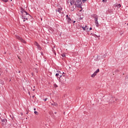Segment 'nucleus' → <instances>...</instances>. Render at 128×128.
<instances>
[{
	"label": "nucleus",
	"mask_w": 128,
	"mask_h": 128,
	"mask_svg": "<svg viewBox=\"0 0 128 128\" xmlns=\"http://www.w3.org/2000/svg\"><path fill=\"white\" fill-rule=\"evenodd\" d=\"M76 8H82V0H76Z\"/></svg>",
	"instance_id": "1"
},
{
	"label": "nucleus",
	"mask_w": 128,
	"mask_h": 128,
	"mask_svg": "<svg viewBox=\"0 0 128 128\" xmlns=\"http://www.w3.org/2000/svg\"><path fill=\"white\" fill-rule=\"evenodd\" d=\"M76 0H70V6H73V4H74L76 8V6H78V4H76Z\"/></svg>",
	"instance_id": "2"
},
{
	"label": "nucleus",
	"mask_w": 128,
	"mask_h": 128,
	"mask_svg": "<svg viewBox=\"0 0 128 128\" xmlns=\"http://www.w3.org/2000/svg\"><path fill=\"white\" fill-rule=\"evenodd\" d=\"M16 38L17 40H20L21 42H22L23 44H26V40H24V39L22 38L20 36H16Z\"/></svg>",
	"instance_id": "3"
},
{
	"label": "nucleus",
	"mask_w": 128,
	"mask_h": 128,
	"mask_svg": "<svg viewBox=\"0 0 128 128\" xmlns=\"http://www.w3.org/2000/svg\"><path fill=\"white\" fill-rule=\"evenodd\" d=\"M20 14L22 15V18L24 20H28V15H26L25 14H24L22 11H20Z\"/></svg>",
	"instance_id": "4"
},
{
	"label": "nucleus",
	"mask_w": 128,
	"mask_h": 128,
	"mask_svg": "<svg viewBox=\"0 0 128 128\" xmlns=\"http://www.w3.org/2000/svg\"><path fill=\"white\" fill-rule=\"evenodd\" d=\"M62 8H58V10L56 9V14H58V12L60 14H64V12H62Z\"/></svg>",
	"instance_id": "5"
},
{
	"label": "nucleus",
	"mask_w": 128,
	"mask_h": 128,
	"mask_svg": "<svg viewBox=\"0 0 128 128\" xmlns=\"http://www.w3.org/2000/svg\"><path fill=\"white\" fill-rule=\"evenodd\" d=\"M56 78H57V80H60V78L62 76V74H60V73H56Z\"/></svg>",
	"instance_id": "6"
},
{
	"label": "nucleus",
	"mask_w": 128,
	"mask_h": 128,
	"mask_svg": "<svg viewBox=\"0 0 128 128\" xmlns=\"http://www.w3.org/2000/svg\"><path fill=\"white\" fill-rule=\"evenodd\" d=\"M2 126H6V122H8V120H6V119H2Z\"/></svg>",
	"instance_id": "7"
},
{
	"label": "nucleus",
	"mask_w": 128,
	"mask_h": 128,
	"mask_svg": "<svg viewBox=\"0 0 128 128\" xmlns=\"http://www.w3.org/2000/svg\"><path fill=\"white\" fill-rule=\"evenodd\" d=\"M48 32H50V34H54V30L52 28L50 27L48 28Z\"/></svg>",
	"instance_id": "8"
},
{
	"label": "nucleus",
	"mask_w": 128,
	"mask_h": 128,
	"mask_svg": "<svg viewBox=\"0 0 128 128\" xmlns=\"http://www.w3.org/2000/svg\"><path fill=\"white\" fill-rule=\"evenodd\" d=\"M67 22H68V24H72V20L70 18H68L67 19Z\"/></svg>",
	"instance_id": "9"
},
{
	"label": "nucleus",
	"mask_w": 128,
	"mask_h": 128,
	"mask_svg": "<svg viewBox=\"0 0 128 128\" xmlns=\"http://www.w3.org/2000/svg\"><path fill=\"white\" fill-rule=\"evenodd\" d=\"M52 106H58V104L56 102H54L52 104Z\"/></svg>",
	"instance_id": "10"
},
{
	"label": "nucleus",
	"mask_w": 128,
	"mask_h": 128,
	"mask_svg": "<svg viewBox=\"0 0 128 128\" xmlns=\"http://www.w3.org/2000/svg\"><path fill=\"white\" fill-rule=\"evenodd\" d=\"M21 12H22L23 14L24 12L25 13V14H26L28 12L26 11L25 10H24V8H22V11Z\"/></svg>",
	"instance_id": "11"
},
{
	"label": "nucleus",
	"mask_w": 128,
	"mask_h": 128,
	"mask_svg": "<svg viewBox=\"0 0 128 128\" xmlns=\"http://www.w3.org/2000/svg\"><path fill=\"white\" fill-rule=\"evenodd\" d=\"M37 48H38V50H42V47L38 45L37 46Z\"/></svg>",
	"instance_id": "12"
},
{
	"label": "nucleus",
	"mask_w": 128,
	"mask_h": 128,
	"mask_svg": "<svg viewBox=\"0 0 128 128\" xmlns=\"http://www.w3.org/2000/svg\"><path fill=\"white\" fill-rule=\"evenodd\" d=\"M95 24L96 28H98V21H96V22H95Z\"/></svg>",
	"instance_id": "13"
},
{
	"label": "nucleus",
	"mask_w": 128,
	"mask_h": 128,
	"mask_svg": "<svg viewBox=\"0 0 128 128\" xmlns=\"http://www.w3.org/2000/svg\"><path fill=\"white\" fill-rule=\"evenodd\" d=\"M101 58H100V56H98L96 60H100Z\"/></svg>",
	"instance_id": "14"
},
{
	"label": "nucleus",
	"mask_w": 128,
	"mask_h": 128,
	"mask_svg": "<svg viewBox=\"0 0 128 128\" xmlns=\"http://www.w3.org/2000/svg\"><path fill=\"white\" fill-rule=\"evenodd\" d=\"M96 76V74L94 72V73L91 75V76L92 78H94V76Z\"/></svg>",
	"instance_id": "15"
},
{
	"label": "nucleus",
	"mask_w": 128,
	"mask_h": 128,
	"mask_svg": "<svg viewBox=\"0 0 128 128\" xmlns=\"http://www.w3.org/2000/svg\"><path fill=\"white\" fill-rule=\"evenodd\" d=\"M34 46H39L40 44H38V42H35L34 43Z\"/></svg>",
	"instance_id": "16"
},
{
	"label": "nucleus",
	"mask_w": 128,
	"mask_h": 128,
	"mask_svg": "<svg viewBox=\"0 0 128 128\" xmlns=\"http://www.w3.org/2000/svg\"><path fill=\"white\" fill-rule=\"evenodd\" d=\"M94 72L96 74L100 72V69H97Z\"/></svg>",
	"instance_id": "17"
},
{
	"label": "nucleus",
	"mask_w": 128,
	"mask_h": 128,
	"mask_svg": "<svg viewBox=\"0 0 128 128\" xmlns=\"http://www.w3.org/2000/svg\"><path fill=\"white\" fill-rule=\"evenodd\" d=\"M81 28H82L83 30H86V26L84 27L82 26Z\"/></svg>",
	"instance_id": "18"
},
{
	"label": "nucleus",
	"mask_w": 128,
	"mask_h": 128,
	"mask_svg": "<svg viewBox=\"0 0 128 128\" xmlns=\"http://www.w3.org/2000/svg\"><path fill=\"white\" fill-rule=\"evenodd\" d=\"M116 8H120V6H122L120 5V4H118L116 6Z\"/></svg>",
	"instance_id": "19"
},
{
	"label": "nucleus",
	"mask_w": 128,
	"mask_h": 128,
	"mask_svg": "<svg viewBox=\"0 0 128 128\" xmlns=\"http://www.w3.org/2000/svg\"><path fill=\"white\" fill-rule=\"evenodd\" d=\"M2 2H8V0H1Z\"/></svg>",
	"instance_id": "20"
},
{
	"label": "nucleus",
	"mask_w": 128,
	"mask_h": 128,
	"mask_svg": "<svg viewBox=\"0 0 128 128\" xmlns=\"http://www.w3.org/2000/svg\"><path fill=\"white\" fill-rule=\"evenodd\" d=\"M94 20H95V22H98V18L97 17L94 18Z\"/></svg>",
	"instance_id": "21"
},
{
	"label": "nucleus",
	"mask_w": 128,
	"mask_h": 128,
	"mask_svg": "<svg viewBox=\"0 0 128 128\" xmlns=\"http://www.w3.org/2000/svg\"><path fill=\"white\" fill-rule=\"evenodd\" d=\"M108 12H112V9H109L108 10Z\"/></svg>",
	"instance_id": "22"
},
{
	"label": "nucleus",
	"mask_w": 128,
	"mask_h": 128,
	"mask_svg": "<svg viewBox=\"0 0 128 128\" xmlns=\"http://www.w3.org/2000/svg\"><path fill=\"white\" fill-rule=\"evenodd\" d=\"M86 0H82V2H83V4H84V2H86Z\"/></svg>",
	"instance_id": "23"
},
{
	"label": "nucleus",
	"mask_w": 128,
	"mask_h": 128,
	"mask_svg": "<svg viewBox=\"0 0 128 128\" xmlns=\"http://www.w3.org/2000/svg\"><path fill=\"white\" fill-rule=\"evenodd\" d=\"M61 56L62 58H64L66 56V55L64 54H62Z\"/></svg>",
	"instance_id": "24"
},
{
	"label": "nucleus",
	"mask_w": 128,
	"mask_h": 128,
	"mask_svg": "<svg viewBox=\"0 0 128 128\" xmlns=\"http://www.w3.org/2000/svg\"><path fill=\"white\" fill-rule=\"evenodd\" d=\"M54 87H55V88H58V86L56 84H54Z\"/></svg>",
	"instance_id": "25"
},
{
	"label": "nucleus",
	"mask_w": 128,
	"mask_h": 128,
	"mask_svg": "<svg viewBox=\"0 0 128 128\" xmlns=\"http://www.w3.org/2000/svg\"><path fill=\"white\" fill-rule=\"evenodd\" d=\"M34 112L35 114H36V115L38 114V113L36 111Z\"/></svg>",
	"instance_id": "26"
},
{
	"label": "nucleus",
	"mask_w": 128,
	"mask_h": 128,
	"mask_svg": "<svg viewBox=\"0 0 128 128\" xmlns=\"http://www.w3.org/2000/svg\"><path fill=\"white\" fill-rule=\"evenodd\" d=\"M25 14H26V16H30V15L28 12Z\"/></svg>",
	"instance_id": "27"
},
{
	"label": "nucleus",
	"mask_w": 128,
	"mask_h": 128,
	"mask_svg": "<svg viewBox=\"0 0 128 128\" xmlns=\"http://www.w3.org/2000/svg\"><path fill=\"white\" fill-rule=\"evenodd\" d=\"M68 18H70V17H68V15L67 14L66 16V20H68Z\"/></svg>",
	"instance_id": "28"
},
{
	"label": "nucleus",
	"mask_w": 128,
	"mask_h": 128,
	"mask_svg": "<svg viewBox=\"0 0 128 128\" xmlns=\"http://www.w3.org/2000/svg\"><path fill=\"white\" fill-rule=\"evenodd\" d=\"M52 51L53 52V53L56 52V50H54V48L52 49Z\"/></svg>",
	"instance_id": "29"
},
{
	"label": "nucleus",
	"mask_w": 128,
	"mask_h": 128,
	"mask_svg": "<svg viewBox=\"0 0 128 128\" xmlns=\"http://www.w3.org/2000/svg\"><path fill=\"white\" fill-rule=\"evenodd\" d=\"M47 100H48V98H46L44 99V102H46Z\"/></svg>",
	"instance_id": "30"
},
{
	"label": "nucleus",
	"mask_w": 128,
	"mask_h": 128,
	"mask_svg": "<svg viewBox=\"0 0 128 128\" xmlns=\"http://www.w3.org/2000/svg\"><path fill=\"white\" fill-rule=\"evenodd\" d=\"M61 16H64V13L61 14Z\"/></svg>",
	"instance_id": "31"
},
{
	"label": "nucleus",
	"mask_w": 128,
	"mask_h": 128,
	"mask_svg": "<svg viewBox=\"0 0 128 128\" xmlns=\"http://www.w3.org/2000/svg\"><path fill=\"white\" fill-rule=\"evenodd\" d=\"M86 30H88V26H86Z\"/></svg>",
	"instance_id": "32"
},
{
	"label": "nucleus",
	"mask_w": 128,
	"mask_h": 128,
	"mask_svg": "<svg viewBox=\"0 0 128 128\" xmlns=\"http://www.w3.org/2000/svg\"><path fill=\"white\" fill-rule=\"evenodd\" d=\"M102 2H106V0H102Z\"/></svg>",
	"instance_id": "33"
},
{
	"label": "nucleus",
	"mask_w": 128,
	"mask_h": 128,
	"mask_svg": "<svg viewBox=\"0 0 128 128\" xmlns=\"http://www.w3.org/2000/svg\"><path fill=\"white\" fill-rule=\"evenodd\" d=\"M53 54H54V55H55V56H56V52H54Z\"/></svg>",
	"instance_id": "34"
},
{
	"label": "nucleus",
	"mask_w": 128,
	"mask_h": 128,
	"mask_svg": "<svg viewBox=\"0 0 128 128\" xmlns=\"http://www.w3.org/2000/svg\"><path fill=\"white\" fill-rule=\"evenodd\" d=\"M41 56H44V52H41Z\"/></svg>",
	"instance_id": "35"
},
{
	"label": "nucleus",
	"mask_w": 128,
	"mask_h": 128,
	"mask_svg": "<svg viewBox=\"0 0 128 128\" xmlns=\"http://www.w3.org/2000/svg\"><path fill=\"white\" fill-rule=\"evenodd\" d=\"M92 30V27H90V30Z\"/></svg>",
	"instance_id": "36"
},
{
	"label": "nucleus",
	"mask_w": 128,
	"mask_h": 128,
	"mask_svg": "<svg viewBox=\"0 0 128 128\" xmlns=\"http://www.w3.org/2000/svg\"><path fill=\"white\" fill-rule=\"evenodd\" d=\"M31 74H32V76H34V73H33V72H32V73Z\"/></svg>",
	"instance_id": "37"
},
{
	"label": "nucleus",
	"mask_w": 128,
	"mask_h": 128,
	"mask_svg": "<svg viewBox=\"0 0 128 128\" xmlns=\"http://www.w3.org/2000/svg\"><path fill=\"white\" fill-rule=\"evenodd\" d=\"M80 20H82V17H80Z\"/></svg>",
	"instance_id": "38"
},
{
	"label": "nucleus",
	"mask_w": 128,
	"mask_h": 128,
	"mask_svg": "<svg viewBox=\"0 0 128 128\" xmlns=\"http://www.w3.org/2000/svg\"><path fill=\"white\" fill-rule=\"evenodd\" d=\"M18 72L19 74H20V70H18Z\"/></svg>",
	"instance_id": "39"
},
{
	"label": "nucleus",
	"mask_w": 128,
	"mask_h": 128,
	"mask_svg": "<svg viewBox=\"0 0 128 128\" xmlns=\"http://www.w3.org/2000/svg\"><path fill=\"white\" fill-rule=\"evenodd\" d=\"M58 74H60V71H59V72H58Z\"/></svg>",
	"instance_id": "40"
},
{
	"label": "nucleus",
	"mask_w": 128,
	"mask_h": 128,
	"mask_svg": "<svg viewBox=\"0 0 128 128\" xmlns=\"http://www.w3.org/2000/svg\"><path fill=\"white\" fill-rule=\"evenodd\" d=\"M73 24H76V21H73Z\"/></svg>",
	"instance_id": "41"
},
{
	"label": "nucleus",
	"mask_w": 128,
	"mask_h": 128,
	"mask_svg": "<svg viewBox=\"0 0 128 128\" xmlns=\"http://www.w3.org/2000/svg\"><path fill=\"white\" fill-rule=\"evenodd\" d=\"M58 16H60V14H58Z\"/></svg>",
	"instance_id": "42"
},
{
	"label": "nucleus",
	"mask_w": 128,
	"mask_h": 128,
	"mask_svg": "<svg viewBox=\"0 0 128 128\" xmlns=\"http://www.w3.org/2000/svg\"><path fill=\"white\" fill-rule=\"evenodd\" d=\"M96 36H98L96 34H95Z\"/></svg>",
	"instance_id": "43"
},
{
	"label": "nucleus",
	"mask_w": 128,
	"mask_h": 128,
	"mask_svg": "<svg viewBox=\"0 0 128 128\" xmlns=\"http://www.w3.org/2000/svg\"><path fill=\"white\" fill-rule=\"evenodd\" d=\"M32 98H34V96H32Z\"/></svg>",
	"instance_id": "44"
},
{
	"label": "nucleus",
	"mask_w": 128,
	"mask_h": 128,
	"mask_svg": "<svg viewBox=\"0 0 128 128\" xmlns=\"http://www.w3.org/2000/svg\"><path fill=\"white\" fill-rule=\"evenodd\" d=\"M62 76H66V75H63Z\"/></svg>",
	"instance_id": "45"
},
{
	"label": "nucleus",
	"mask_w": 128,
	"mask_h": 128,
	"mask_svg": "<svg viewBox=\"0 0 128 128\" xmlns=\"http://www.w3.org/2000/svg\"><path fill=\"white\" fill-rule=\"evenodd\" d=\"M68 4H70V2H68Z\"/></svg>",
	"instance_id": "46"
},
{
	"label": "nucleus",
	"mask_w": 128,
	"mask_h": 128,
	"mask_svg": "<svg viewBox=\"0 0 128 128\" xmlns=\"http://www.w3.org/2000/svg\"><path fill=\"white\" fill-rule=\"evenodd\" d=\"M23 22H26V20H24Z\"/></svg>",
	"instance_id": "47"
},
{
	"label": "nucleus",
	"mask_w": 128,
	"mask_h": 128,
	"mask_svg": "<svg viewBox=\"0 0 128 128\" xmlns=\"http://www.w3.org/2000/svg\"><path fill=\"white\" fill-rule=\"evenodd\" d=\"M34 110H36V108H34Z\"/></svg>",
	"instance_id": "48"
},
{
	"label": "nucleus",
	"mask_w": 128,
	"mask_h": 128,
	"mask_svg": "<svg viewBox=\"0 0 128 128\" xmlns=\"http://www.w3.org/2000/svg\"><path fill=\"white\" fill-rule=\"evenodd\" d=\"M80 12H82V10H80Z\"/></svg>",
	"instance_id": "49"
},
{
	"label": "nucleus",
	"mask_w": 128,
	"mask_h": 128,
	"mask_svg": "<svg viewBox=\"0 0 128 128\" xmlns=\"http://www.w3.org/2000/svg\"><path fill=\"white\" fill-rule=\"evenodd\" d=\"M54 114H56V112H55Z\"/></svg>",
	"instance_id": "50"
},
{
	"label": "nucleus",
	"mask_w": 128,
	"mask_h": 128,
	"mask_svg": "<svg viewBox=\"0 0 128 128\" xmlns=\"http://www.w3.org/2000/svg\"><path fill=\"white\" fill-rule=\"evenodd\" d=\"M2 118L0 117V120Z\"/></svg>",
	"instance_id": "51"
},
{
	"label": "nucleus",
	"mask_w": 128,
	"mask_h": 128,
	"mask_svg": "<svg viewBox=\"0 0 128 128\" xmlns=\"http://www.w3.org/2000/svg\"><path fill=\"white\" fill-rule=\"evenodd\" d=\"M127 26H128V23L127 24Z\"/></svg>",
	"instance_id": "52"
},
{
	"label": "nucleus",
	"mask_w": 128,
	"mask_h": 128,
	"mask_svg": "<svg viewBox=\"0 0 128 128\" xmlns=\"http://www.w3.org/2000/svg\"><path fill=\"white\" fill-rule=\"evenodd\" d=\"M16 72H18V71H16Z\"/></svg>",
	"instance_id": "53"
},
{
	"label": "nucleus",
	"mask_w": 128,
	"mask_h": 128,
	"mask_svg": "<svg viewBox=\"0 0 128 128\" xmlns=\"http://www.w3.org/2000/svg\"><path fill=\"white\" fill-rule=\"evenodd\" d=\"M12 0H10V1L12 2Z\"/></svg>",
	"instance_id": "54"
},
{
	"label": "nucleus",
	"mask_w": 128,
	"mask_h": 128,
	"mask_svg": "<svg viewBox=\"0 0 128 128\" xmlns=\"http://www.w3.org/2000/svg\"><path fill=\"white\" fill-rule=\"evenodd\" d=\"M38 72V71H37V72Z\"/></svg>",
	"instance_id": "55"
}]
</instances>
